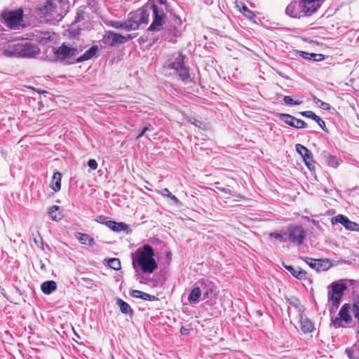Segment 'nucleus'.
Instances as JSON below:
<instances>
[{"label":"nucleus","mask_w":359,"mask_h":359,"mask_svg":"<svg viewBox=\"0 0 359 359\" xmlns=\"http://www.w3.org/2000/svg\"><path fill=\"white\" fill-rule=\"evenodd\" d=\"M168 11L166 0H149L142 8L129 15L127 19L128 27L130 30H135L141 24H147L151 15L153 21L148 30L159 31L165 23V12Z\"/></svg>","instance_id":"nucleus-1"},{"label":"nucleus","mask_w":359,"mask_h":359,"mask_svg":"<svg viewBox=\"0 0 359 359\" xmlns=\"http://www.w3.org/2000/svg\"><path fill=\"white\" fill-rule=\"evenodd\" d=\"M69 8V0H46L37 7L38 14L46 21L60 20Z\"/></svg>","instance_id":"nucleus-2"},{"label":"nucleus","mask_w":359,"mask_h":359,"mask_svg":"<svg viewBox=\"0 0 359 359\" xmlns=\"http://www.w3.org/2000/svg\"><path fill=\"white\" fill-rule=\"evenodd\" d=\"M154 257V252L152 247L144 245L132 254L133 266L135 268L138 265L143 273H151L158 268Z\"/></svg>","instance_id":"nucleus-3"},{"label":"nucleus","mask_w":359,"mask_h":359,"mask_svg":"<svg viewBox=\"0 0 359 359\" xmlns=\"http://www.w3.org/2000/svg\"><path fill=\"white\" fill-rule=\"evenodd\" d=\"M40 48L35 43L20 41L10 42L4 49V55L7 57L34 58L40 54Z\"/></svg>","instance_id":"nucleus-4"},{"label":"nucleus","mask_w":359,"mask_h":359,"mask_svg":"<svg viewBox=\"0 0 359 359\" xmlns=\"http://www.w3.org/2000/svg\"><path fill=\"white\" fill-rule=\"evenodd\" d=\"M184 56L181 53H176L165 63L168 69H174L177 72L179 77L184 82L191 81L188 68L184 66Z\"/></svg>","instance_id":"nucleus-5"},{"label":"nucleus","mask_w":359,"mask_h":359,"mask_svg":"<svg viewBox=\"0 0 359 359\" xmlns=\"http://www.w3.org/2000/svg\"><path fill=\"white\" fill-rule=\"evenodd\" d=\"M327 292V298L332 306L336 309L339 306L344 292L347 287L344 283H332Z\"/></svg>","instance_id":"nucleus-6"},{"label":"nucleus","mask_w":359,"mask_h":359,"mask_svg":"<svg viewBox=\"0 0 359 359\" xmlns=\"http://www.w3.org/2000/svg\"><path fill=\"white\" fill-rule=\"evenodd\" d=\"M23 11L22 9H18L13 11H4L2 13V17L5 24L11 29H19L22 21Z\"/></svg>","instance_id":"nucleus-7"},{"label":"nucleus","mask_w":359,"mask_h":359,"mask_svg":"<svg viewBox=\"0 0 359 359\" xmlns=\"http://www.w3.org/2000/svg\"><path fill=\"white\" fill-rule=\"evenodd\" d=\"M287 235L290 243L300 245L304 243L306 234L302 226L291 225L287 229Z\"/></svg>","instance_id":"nucleus-8"},{"label":"nucleus","mask_w":359,"mask_h":359,"mask_svg":"<svg viewBox=\"0 0 359 359\" xmlns=\"http://www.w3.org/2000/svg\"><path fill=\"white\" fill-rule=\"evenodd\" d=\"M351 309V306L349 304H344L339 313L338 316L335 318L332 319V324L335 328H339L341 327H344L345 324H349L352 321V317L350 314V311Z\"/></svg>","instance_id":"nucleus-9"},{"label":"nucleus","mask_w":359,"mask_h":359,"mask_svg":"<svg viewBox=\"0 0 359 359\" xmlns=\"http://www.w3.org/2000/svg\"><path fill=\"white\" fill-rule=\"evenodd\" d=\"M285 14L291 18L297 19L307 18L301 0H292L285 8Z\"/></svg>","instance_id":"nucleus-10"},{"label":"nucleus","mask_w":359,"mask_h":359,"mask_svg":"<svg viewBox=\"0 0 359 359\" xmlns=\"http://www.w3.org/2000/svg\"><path fill=\"white\" fill-rule=\"evenodd\" d=\"M131 39L130 35L123 36L120 34L113 32H108L104 36L103 42L104 44L110 46H115L117 44H121Z\"/></svg>","instance_id":"nucleus-11"},{"label":"nucleus","mask_w":359,"mask_h":359,"mask_svg":"<svg viewBox=\"0 0 359 359\" xmlns=\"http://www.w3.org/2000/svg\"><path fill=\"white\" fill-rule=\"evenodd\" d=\"M304 260L311 269L317 271H322L327 270L331 264L328 259H316L311 257H300Z\"/></svg>","instance_id":"nucleus-12"},{"label":"nucleus","mask_w":359,"mask_h":359,"mask_svg":"<svg viewBox=\"0 0 359 359\" xmlns=\"http://www.w3.org/2000/svg\"><path fill=\"white\" fill-rule=\"evenodd\" d=\"M199 286L194 287L188 297V302L190 304H196L199 302V299L202 294V290H204L207 286L206 280L201 279L198 281Z\"/></svg>","instance_id":"nucleus-13"},{"label":"nucleus","mask_w":359,"mask_h":359,"mask_svg":"<svg viewBox=\"0 0 359 359\" xmlns=\"http://www.w3.org/2000/svg\"><path fill=\"white\" fill-rule=\"evenodd\" d=\"M332 224H341L346 229L350 231H359V224L349 220V219L343 215H338L332 218Z\"/></svg>","instance_id":"nucleus-14"},{"label":"nucleus","mask_w":359,"mask_h":359,"mask_svg":"<svg viewBox=\"0 0 359 359\" xmlns=\"http://www.w3.org/2000/svg\"><path fill=\"white\" fill-rule=\"evenodd\" d=\"M77 54V49L69 48L65 44L54 51L55 58L57 60H64Z\"/></svg>","instance_id":"nucleus-15"},{"label":"nucleus","mask_w":359,"mask_h":359,"mask_svg":"<svg viewBox=\"0 0 359 359\" xmlns=\"http://www.w3.org/2000/svg\"><path fill=\"white\" fill-rule=\"evenodd\" d=\"M302 1L307 18L315 14L325 0H301Z\"/></svg>","instance_id":"nucleus-16"},{"label":"nucleus","mask_w":359,"mask_h":359,"mask_svg":"<svg viewBox=\"0 0 359 359\" xmlns=\"http://www.w3.org/2000/svg\"><path fill=\"white\" fill-rule=\"evenodd\" d=\"M280 119L285 123L295 128H305L307 124L302 119L295 118L294 116L288 114H280Z\"/></svg>","instance_id":"nucleus-17"},{"label":"nucleus","mask_w":359,"mask_h":359,"mask_svg":"<svg viewBox=\"0 0 359 359\" xmlns=\"http://www.w3.org/2000/svg\"><path fill=\"white\" fill-rule=\"evenodd\" d=\"M295 147L296 151L302 156L308 168L311 170V167L313 168V159L312 153L306 147L301 144H297Z\"/></svg>","instance_id":"nucleus-18"},{"label":"nucleus","mask_w":359,"mask_h":359,"mask_svg":"<svg viewBox=\"0 0 359 359\" xmlns=\"http://www.w3.org/2000/svg\"><path fill=\"white\" fill-rule=\"evenodd\" d=\"M105 225L111 230L115 232L126 231L129 232L130 228L128 224L124 222H117L115 221H107Z\"/></svg>","instance_id":"nucleus-19"},{"label":"nucleus","mask_w":359,"mask_h":359,"mask_svg":"<svg viewBox=\"0 0 359 359\" xmlns=\"http://www.w3.org/2000/svg\"><path fill=\"white\" fill-rule=\"evenodd\" d=\"M285 269H286L294 277L299 280H305L306 278V272L302 269L300 267H294L291 265L283 264Z\"/></svg>","instance_id":"nucleus-20"},{"label":"nucleus","mask_w":359,"mask_h":359,"mask_svg":"<svg viewBox=\"0 0 359 359\" xmlns=\"http://www.w3.org/2000/svg\"><path fill=\"white\" fill-rule=\"evenodd\" d=\"M301 330L304 333H310L314 330V325L307 317L300 316Z\"/></svg>","instance_id":"nucleus-21"},{"label":"nucleus","mask_w":359,"mask_h":359,"mask_svg":"<svg viewBox=\"0 0 359 359\" xmlns=\"http://www.w3.org/2000/svg\"><path fill=\"white\" fill-rule=\"evenodd\" d=\"M98 48L97 46H91L88 50H86L81 56L76 59L77 62H81L86 60L91 59L97 52Z\"/></svg>","instance_id":"nucleus-22"},{"label":"nucleus","mask_w":359,"mask_h":359,"mask_svg":"<svg viewBox=\"0 0 359 359\" xmlns=\"http://www.w3.org/2000/svg\"><path fill=\"white\" fill-rule=\"evenodd\" d=\"M61 180H62V174L60 172H54L52 181L50 183V187L51 189L57 192L59 191L61 189Z\"/></svg>","instance_id":"nucleus-23"},{"label":"nucleus","mask_w":359,"mask_h":359,"mask_svg":"<svg viewBox=\"0 0 359 359\" xmlns=\"http://www.w3.org/2000/svg\"><path fill=\"white\" fill-rule=\"evenodd\" d=\"M42 292L46 294H50L57 289V284L54 280L43 282L41 285Z\"/></svg>","instance_id":"nucleus-24"},{"label":"nucleus","mask_w":359,"mask_h":359,"mask_svg":"<svg viewBox=\"0 0 359 359\" xmlns=\"http://www.w3.org/2000/svg\"><path fill=\"white\" fill-rule=\"evenodd\" d=\"M299 55L303 58L312 61H321L324 59V55L322 54L310 53L305 51H300Z\"/></svg>","instance_id":"nucleus-25"},{"label":"nucleus","mask_w":359,"mask_h":359,"mask_svg":"<svg viewBox=\"0 0 359 359\" xmlns=\"http://www.w3.org/2000/svg\"><path fill=\"white\" fill-rule=\"evenodd\" d=\"M116 304L118 306L121 311L124 314H133V311L130 306L120 298L116 299Z\"/></svg>","instance_id":"nucleus-26"},{"label":"nucleus","mask_w":359,"mask_h":359,"mask_svg":"<svg viewBox=\"0 0 359 359\" xmlns=\"http://www.w3.org/2000/svg\"><path fill=\"white\" fill-rule=\"evenodd\" d=\"M269 237L271 238H274L280 242H286L287 241V231L285 230L272 232L269 234Z\"/></svg>","instance_id":"nucleus-27"},{"label":"nucleus","mask_w":359,"mask_h":359,"mask_svg":"<svg viewBox=\"0 0 359 359\" xmlns=\"http://www.w3.org/2000/svg\"><path fill=\"white\" fill-rule=\"evenodd\" d=\"M76 238L83 245L92 246L95 243L93 238L86 233H79Z\"/></svg>","instance_id":"nucleus-28"},{"label":"nucleus","mask_w":359,"mask_h":359,"mask_svg":"<svg viewBox=\"0 0 359 359\" xmlns=\"http://www.w3.org/2000/svg\"><path fill=\"white\" fill-rule=\"evenodd\" d=\"M325 158L327 165L332 168H337L341 163V161L335 156L328 154Z\"/></svg>","instance_id":"nucleus-29"},{"label":"nucleus","mask_w":359,"mask_h":359,"mask_svg":"<svg viewBox=\"0 0 359 359\" xmlns=\"http://www.w3.org/2000/svg\"><path fill=\"white\" fill-rule=\"evenodd\" d=\"M59 206L53 205L48 210V215L53 220L57 221L61 219V214L59 212Z\"/></svg>","instance_id":"nucleus-30"},{"label":"nucleus","mask_w":359,"mask_h":359,"mask_svg":"<svg viewBox=\"0 0 359 359\" xmlns=\"http://www.w3.org/2000/svg\"><path fill=\"white\" fill-rule=\"evenodd\" d=\"M110 25L116 29H126L127 31H130V29L128 27V24L127 22V20L125 22H120V21H111Z\"/></svg>","instance_id":"nucleus-31"},{"label":"nucleus","mask_w":359,"mask_h":359,"mask_svg":"<svg viewBox=\"0 0 359 359\" xmlns=\"http://www.w3.org/2000/svg\"><path fill=\"white\" fill-rule=\"evenodd\" d=\"M108 266L114 269V270H119L121 267V262L117 258H111L108 261Z\"/></svg>","instance_id":"nucleus-32"},{"label":"nucleus","mask_w":359,"mask_h":359,"mask_svg":"<svg viewBox=\"0 0 359 359\" xmlns=\"http://www.w3.org/2000/svg\"><path fill=\"white\" fill-rule=\"evenodd\" d=\"M161 194L162 196H167V197L170 198L175 204L180 203L179 199L175 196H174L172 193H170V191L167 188L163 189L161 191Z\"/></svg>","instance_id":"nucleus-33"},{"label":"nucleus","mask_w":359,"mask_h":359,"mask_svg":"<svg viewBox=\"0 0 359 359\" xmlns=\"http://www.w3.org/2000/svg\"><path fill=\"white\" fill-rule=\"evenodd\" d=\"M283 100L285 104L290 105H299L302 103V100H294L290 96L285 95L283 97Z\"/></svg>","instance_id":"nucleus-34"},{"label":"nucleus","mask_w":359,"mask_h":359,"mask_svg":"<svg viewBox=\"0 0 359 359\" xmlns=\"http://www.w3.org/2000/svg\"><path fill=\"white\" fill-rule=\"evenodd\" d=\"M352 310L354 317L358 320L359 323V295L357 297V301L353 305Z\"/></svg>","instance_id":"nucleus-35"},{"label":"nucleus","mask_w":359,"mask_h":359,"mask_svg":"<svg viewBox=\"0 0 359 359\" xmlns=\"http://www.w3.org/2000/svg\"><path fill=\"white\" fill-rule=\"evenodd\" d=\"M236 7L238 10L245 15V12L247 11V6L241 1H238V0H235Z\"/></svg>","instance_id":"nucleus-36"},{"label":"nucleus","mask_w":359,"mask_h":359,"mask_svg":"<svg viewBox=\"0 0 359 359\" xmlns=\"http://www.w3.org/2000/svg\"><path fill=\"white\" fill-rule=\"evenodd\" d=\"M300 114L303 116H305L306 118H311L313 120H316V118H318V116L313 113V111H302L300 112Z\"/></svg>","instance_id":"nucleus-37"},{"label":"nucleus","mask_w":359,"mask_h":359,"mask_svg":"<svg viewBox=\"0 0 359 359\" xmlns=\"http://www.w3.org/2000/svg\"><path fill=\"white\" fill-rule=\"evenodd\" d=\"M34 242L37 247L40 249L43 250V243L42 237L39 234L37 236L34 238Z\"/></svg>","instance_id":"nucleus-38"},{"label":"nucleus","mask_w":359,"mask_h":359,"mask_svg":"<svg viewBox=\"0 0 359 359\" xmlns=\"http://www.w3.org/2000/svg\"><path fill=\"white\" fill-rule=\"evenodd\" d=\"M142 299L152 302L157 300L158 298L154 295H151L143 292V294H142Z\"/></svg>","instance_id":"nucleus-39"},{"label":"nucleus","mask_w":359,"mask_h":359,"mask_svg":"<svg viewBox=\"0 0 359 359\" xmlns=\"http://www.w3.org/2000/svg\"><path fill=\"white\" fill-rule=\"evenodd\" d=\"M130 294L131 297L134 298H138L142 299V294H143V292L137 290H133L130 291Z\"/></svg>","instance_id":"nucleus-40"},{"label":"nucleus","mask_w":359,"mask_h":359,"mask_svg":"<svg viewBox=\"0 0 359 359\" xmlns=\"http://www.w3.org/2000/svg\"><path fill=\"white\" fill-rule=\"evenodd\" d=\"M288 302H289V304H290L291 306H294V307H295V308L299 307V306L300 305V302H299V300L297 298H296V297H292V298H290V299L288 300Z\"/></svg>","instance_id":"nucleus-41"},{"label":"nucleus","mask_w":359,"mask_h":359,"mask_svg":"<svg viewBox=\"0 0 359 359\" xmlns=\"http://www.w3.org/2000/svg\"><path fill=\"white\" fill-rule=\"evenodd\" d=\"M7 44L8 43L6 44V40L4 37L0 35V55H4V49L7 48Z\"/></svg>","instance_id":"nucleus-42"},{"label":"nucleus","mask_w":359,"mask_h":359,"mask_svg":"<svg viewBox=\"0 0 359 359\" xmlns=\"http://www.w3.org/2000/svg\"><path fill=\"white\" fill-rule=\"evenodd\" d=\"M88 165L91 170H96L97 168V163L95 159H90L88 161Z\"/></svg>","instance_id":"nucleus-43"},{"label":"nucleus","mask_w":359,"mask_h":359,"mask_svg":"<svg viewBox=\"0 0 359 359\" xmlns=\"http://www.w3.org/2000/svg\"><path fill=\"white\" fill-rule=\"evenodd\" d=\"M346 353L349 359H358L354 353L353 351H352V348H347L346 349Z\"/></svg>","instance_id":"nucleus-44"},{"label":"nucleus","mask_w":359,"mask_h":359,"mask_svg":"<svg viewBox=\"0 0 359 359\" xmlns=\"http://www.w3.org/2000/svg\"><path fill=\"white\" fill-rule=\"evenodd\" d=\"M190 122L194 124L195 126L202 128H203V123L201 121H198L196 118H191Z\"/></svg>","instance_id":"nucleus-45"},{"label":"nucleus","mask_w":359,"mask_h":359,"mask_svg":"<svg viewBox=\"0 0 359 359\" xmlns=\"http://www.w3.org/2000/svg\"><path fill=\"white\" fill-rule=\"evenodd\" d=\"M352 351L354 352L356 358L359 359V343L355 344L352 347Z\"/></svg>","instance_id":"nucleus-46"},{"label":"nucleus","mask_w":359,"mask_h":359,"mask_svg":"<svg viewBox=\"0 0 359 359\" xmlns=\"http://www.w3.org/2000/svg\"><path fill=\"white\" fill-rule=\"evenodd\" d=\"M169 33L172 34V36L177 37L180 35V31L175 27H172L169 29Z\"/></svg>","instance_id":"nucleus-47"},{"label":"nucleus","mask_w":359,"mask_h":359,"mask_svg":"<svg viewBox=\"0 0 359 359\" xmlns=\"http://www.w3.org/2000/svg\"><path fill=\"white\" fill-rule=\"evenodd\" d=\"M315 121L319 125V126L325 130V123L323 120H322L319 116H318V118H316V119L315 120Z\"/></svg>","instance_id":"nucleus-48"},{"label":"nucleus","mask_w":359,"mask_h":359,"mask_svg":"<svg viewBox=\"0 0 359 359\" xmlns=\"http://www.w3.org/2000/svg\"><path fill=\"white\" fill-rule=\"evenodd\" d=\"M320 107L324 110H329L330 109V105L328 103L322 101L320 104Z\"/></svg>","instance_id":"nucleus-49"},{"label":"nucleus","mask_w":359,"mask_h":359,"mask_svg":"<svg viewBox=\"0 0 359 359\" xmlns=\"http://www.w3.org/2000/svg\"><path fill=\"white\" fill-rule=\"evenodd\" d=\"M97 222H100L101 224H105V222L107 220V218L104 216H100L98 217V219H97Z\"/></svg>","instance_id":"nucleus-50"},{"label":"nucleus","mask_w":359,"mask_h":359,"mask_svg":"<svg viewBox=\"0 0 359 359\" xmlns=\"http://www.w3.org/2000/svg\"><path fill=\"white\" fill-rule=\"evenodd\" d=\"M248 20H250V21H252L254 23L256 24L257 22L255 20H252V18H253V17L255 15L254 13L251 11H250L249 9L248 11Z\"/></svg>","instance_id":"nucleus-51"},{"label":"nucleus","mask_w":359,"mask_h":359,"mask_svg":"<svg viewBox=\"0 0 359 359\" xmlns=\"http://www.w3.org/2000/svg\"><path fill=\"white\" fill-rule=\"evenodd\" d=\"M143 130L147 133V131L153 130V127L151 125H148L147 126L144 127Z\"/></svg>","instance_id":"nucleus-52"},{"label":"nucleus","mask_w":359,"mask_h":359,"mask_svg":"<svg viewBox=\"0 0 359 359\" xmlns=\"http://www.w3.org/2000/svg\"><path fill=\"white\" fill-rule=\"evenodd\" d=\"M212 292V290H205V291H203V295L205 297H208L209 293Z\"/></svg>","instance_id":"nucleus-53"},{"label":"nucleus","mask_w":359,"mask_h":359,"mask_svg":"<svg viewBox=\"0 0 359 359\" xmlns=\"http://www.w3.org/2000/svg\"><path fill=\"white\" fill-rule=\"evenodd\" d=\"M313 102H314L316 104H318V103H320V102H322V100H320V99L317 98L316 97H313Z\"/></svg>","instance_id":"nucleus-54"},{"label":"nucleus","mask_w":359,"mask_h":359,"mask_svg":"<svg viewBox=\"0 0 359 359\" xmlns=\"http://www.w3.org/2000/svg\"><path fill=\"white\" fill-rule=\"evenodd\" d=\"M145 133H146V132L142 129L141 133L137 135V139H140V137L144 136Z\"/></svg>","instance_id":"nucleus-55"},{"label":"nucleus","mask_w":359,"mask_h":359,"mask_svg":"<svg viewBox=\"0 0 359 359\" xmlns=\"http://www.w3.org/2000/svg\"><path fill=\"white\" fill-rule=\"evenodd\" d=\"M278 74L282 76L283 78L285 79H290L289 76H286V75H284L283 73L281 72H279Z\"/></svg>","instance_id":"nucleus-56"},{"label":"nucleus","mask_w":359,"mask_h":359,"mask_svg":"<svg viewBox=\"0 0 359 359\" xmlns=\"http://www.w3.org/2000/svg\"><path fill=\"white\" fill-rule=\"evenodd\" d=\"M74 335L77 337V338H80V336L75 332L74 331Z\"/></svg>","instance_id":"nucleus-57"}]
</instances>
